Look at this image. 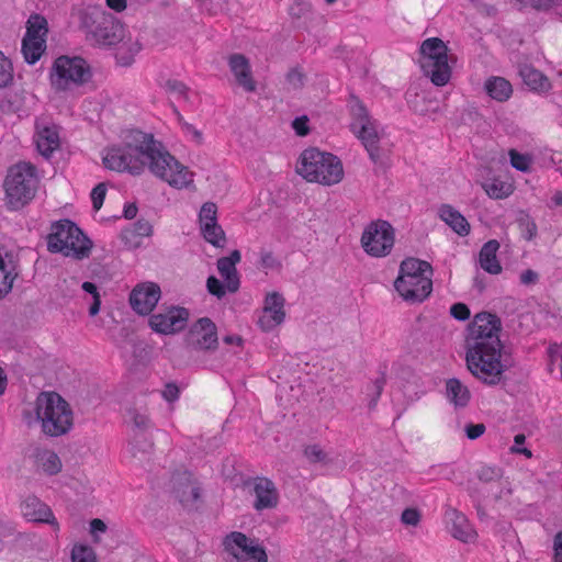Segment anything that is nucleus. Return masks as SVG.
<instances>
[{"label": "nucleus", "instance_id": "nucleus-44", "mask_svg": "<svg viewBox=\"0 0 562 562\" xmlns=\"http://www.w3.org/2000/svg\"><path fill=\"white\" fill-rule=\"evenodd\" d=\"M353 100L355 103L351 106V114L355 120V123L352 124V126H362L364 124H369L370 122H372V119L366 105L358 98H353Z\"/></svg>", "mask_w": 562, "mask_h": 562}, {"label": "nucleus", "instance_id": "nucleus-11", "mask_svg": "<svg viewBox=\"0 0 562 562\" xmlns=\"http://www.w3.org/2000/svg\"><path fill=\"white\" fill-rule=\"evenodd\" d=\"M360 243L364 252L369 256L386 257L394 247L395 229L387 221H372L364 227Z\"/></svg>", "mask_w": 562, "mask_h": 562}, {"label": "nucleus", "instance_id": "nucleus-38", "mask_svg": "<svg viewBox=\"0 0 562 562\" xmlns=\"http://www.w3.org/2000/svg\"><path fill=\"white\" fill-rule=\"evenodd\" d=\"M86 293L83 300L89 304L90 316H95L100 312L101 296L97 285L92 282H83L81 285Z\"/></svg>", "mask_w": 562, "mask_h": 562}, {"label": "nucleus", "instance_id": "nucleus-7", "mask_svg": "<svg viewBox=\"0 0 562 562\" xmlns=\"http://www.w3.org/2000/svg\"><path fill=\"white\" fill-rule=\"evenodd\" d=\"M38 182L36 168L32 164L21 161L11 166L3 182L7 206L19 210L29 204L36 194Z\"/></svg>", "mask_w": 562, "mask_h": 562}, {"label": "nucleus", "instance_id": "nucleus-54", "mask_svg": "<svg viewBox=\"0 0 562 562\" xmlns=\"http://www.w3.org/2000/svg\"><path fill=\"white\" fill-rule=\"evenodd\" d=\"M401 520L408 526H417L420 521V513L416 508H406L403 510Z\"/></svg>", "mask_w": 562, "mask_h": 562}, {"label": "nucleus", "instance_id": "nucleus-10", "mask_svg": "<svg viewBox=\"0 0 562 562\" xmlns=\"http://www.w3.org/2000/svg\"><path fill=\"white\" fill-rule=\"evenodd\" d=\"M178 504L188 516L200 515L205 507L203 483L189 469L178 471Z\"/></svg>", "mask_w": 562, "mask_h": 562}, {"label": "nucleus", "instance_id": "nucleus-64", "mask_svg": "<svg viewBox=\"0 0 562 562\" xmlns=\"http://www.w3.org/2000/svg\"><path fill=\"white\" fill-rule=\"evenodd\" d=\"M162 396L168 403L172 405L173 401L176 400V385L168 383L162 391Z\"/></svg>", "mask_w": 562, "mask_h": 562}, {"label": "nucleus", "instance_id": "nucleus-48", "mask_svg": "<svg viewBox=\"0 0 562 562\" xmlns=\"http://www.w3.org/2000/svg\"><path fill=\"white\" fill-rule=\"evenodd\" d=\"M503 476V471L498 467H482L477 472V477L482 482L497 481Z\"/></svg>", "mask_w": 562, "mask_h": 562}, {"label": "nucleus", "instance_id": "nucleus-47", "mask_svg": "<svg viewBox=\"0 0 562 562\" xmlns=\"http://www.w3.org/2000/svg\"><path fill=\"white\" fill-rule=\"evenodd\" d=\"M206 289L210 294L214 295L218 300L223 299L226 294L227 286L220 281L216 277L210 276L206 280Z\"/></svg>", "mask_w": 562, "mask_h": 562}, {"label": "nucleus", "instance_id": "nucleus-15", "mask_svg": "<svg viewBox=\"0 0 562 562\" xmlns=\"http://www.w3.org/2000/svg\"><path fill=\"white\" fill-rule=\"evenodd\" d=\"M224 548L239 562H267L266 550L245 533L233 531L224 539Z\"/></svg>", "mask_w": 562, "mask_h": 562}, {"label": "nucleus", "instance_id": "nucleus-14", "mask_svg": "<svg viewBox=\"0 0 562 562\" xmlns=\"http://www.w3.org/2000/svg\"><path fill=\"white\" fill-rule=\"evenodd\" d=\"M224 548L239 562H267L266 550L245 533L233 531L224 539Z\"/></svg>", "mask_w": 562, "mask_h": 562}, {"label": "nucleus", "instance_id": "nucleus-18", "mask_svg": "<svg viewBox=\"0 0 562 562\" xmlns=\"http://www.w3.org/2000/svg\"><path fill=\"white\" fill-rule=\"evenodd\" d=\"M200 231L203 238L216 248H224L227 237L217 223V206L214 202H205L199 213Z\"/></svg>", "mask_w": 562, "mask_h": 562}, {"label": "nucleus", "instance_id": "nucleus-9", "mask_svg": "<svg viewBox=\"0 0 562 562\" xmlns=\"http://www.w3.org/2000/svg\"><path fill=\"white\" fill-rule=\"evenodd\" d=\"M91 248L89 239L78 226L70 221L56 223L48 236V250L66 257H87Z\"/></svg>", "mask_w": 562, "mask_h": 562}, {"label": "nucleus", "instance_id": "nucleus-42", "mask_svg": "<svg viewBox=\"0 0 562 562\" xmlns=\"http://www.w3.org/2000/svg\"><path fill=\"white\" fill-rule=\"evenodd\" d=\"M483 189L493 199H503L510 193V186L497 179L483 183Z\"/></svg>", "mask_w": 562, "mask_h": 562}, {"label": "nucleus", "instance_id": "nucleus-32", "mask_svg": "<svg viewBox=\"0 0 562 562\" xmlns=\"http://www.w3.org/2000/svg\"><path fill=\"white\" fill-rule=\"evenodd\" d=\"M439 217L459 236L470 234L471 226L467 218L449 204L439 207Z\"/></svg>", "mask_w": 562, "mask_h": 562}, {"label": "nucleus", "instance_id": "nucleus-25", "mask_svg": "<svg viewBox=\"0 0 562 562\" xmlns=\"http://www.w3.org/2000/svg\"><path fill=\"white\" fill-rule=\"evenodd\" d=\"M240 259L239 250L235 249L229 256L218 258L216 262L218 273L224 279L229 293H236L240 286L239 274L236 269Z\"/></svg>", "mask_w": 562, "mask_h": 562}, {"label": "nucleus", "instance_id": "nucleus-28", "mask_svg": "<svg viewBox=\"0 0 562 562\" xmlns=\"http://www.w3.org/2000/svg\"><path fill=\"white\" fill-rule=\"evenodd\" d=\"M148 325L158 335H172L176 329V307L171 305L154 313Z\"/></svg>", "mask_w": 562, "mask_h": 562}, {"label": "nucleus", "instance_id": "nucleus-5", "mask_svg": "<svg viewBox=\"0 0 562 562\" xmlns=\"http://www.w3.org/2000/svg\"><path fill=\"white\" fill-rule=\"evenodd\" d=\"M296 172L305 180L323 186L337 184L344 178L340 159L315 147L303 150L296 166Z\"/></svg>", "mask_w": 562, "mask_h": 562}, {"label": "nucleus", "instance_id": "nucleus-29", "mask_svg": "<svg viewBox=\"0 0 562 562\" xmlns=\"http://www.w3.org/2000/svg\"><path fill=\"white\" fill-rule=\"evenodd\" d=\"M34 465L37 472L45 475H56L63 469L60 458L49 449H38L34 454Z\"/></svg>", "mask_w": 562, "mask_h": 562}, {"label": "nucleus", "instance_id": "nucleus-41", "mask_svg": "<svg viewBox=\"0 0 562 562\" xmlns=\"http://www.w3.org/2000/svg\"><path fill=\"white\" fill-rule=\"evenodd\" d=\"M194 176L193 171L178 161V190L187 189L190 192H195Z\"/></svg>", "mask_w": 562, "mask_h": 562}, {"label": "nucleus", "instance_id": "nucleus-20", "mask_svg": "<svg viewBox=\"0 0 562 562\" xmlns=\"http://www.w3.org/2000/svg\"><path fill=\"white\" fill-rule=\"evenodd\" d=\"M33 140L37 151L45 158H50L61 146L58 126L47 121L36 122Z\"/></svg>", "mask_w": 562, "mask_h": 562}, {"label": "nucleus", "instance_id": "nucleus-19", "mask_svg": "<svg viewBox=\"0 0 562 562\" xmlns=\"http://www.w3.org/2000/svg\"><path fill=\"white\" fill-rule=\"evenodd\" d=\"M394 286L405 301L423 302L432 290L430 276H398Z\"/></svg>", "mask_w": 562, "mask_h": 562}, {"label": "nucleus", "instance_id": "nucleus-6", "mask_svg": "<svg viewBox=\"0 0 562 562\" xmlns=\"http://www.w3.org/2000/svg\"><path fill=\"white\" fill-rule=\"evenodd\" d=\"M76 16L89 38L100 47L113 48L125 38L124 26L113 15L98 8L79 9Z\"/></svg>", "mask_w": 562, "mask_h": 562}, {"label": "nucleus", "instance_id": "nucleus-27", "mask_svg": "<svg viewBox=\"0 0 562 562\" xmlns=\"http://www.w3.org/2000/svg\"><path fill=\"white\" fill-rule=\"evenodd\" d=\"M18 271L13 256L4 246L0 245V300L11 292Z\"/></svg>", "mask_w": 562, "mask_h": 562}, {"label": "nucleus", "instance_id": "nucleus-49", "mask_svg": "<svg viewBox=\"0 0 562 562\" xmlns=\"http://www.w3.org/2000/svg\"><path fill=\"white\" fill-rule=\"evenodd\" d=\"M510 164L519 171H527L530 167L531 159L527 155L519 154L515 149H510Z\"/></svg>", "mask_w": 562, "mask_h": 562}, {"label": "nucleus", "instance_id": "nucleus-17", "mask_svg": "<svg viewBox=\"0 0 562 562\" xmlns=\"http://www.w3.org/2000/svg\"><path fill=\"white\" fill-rule=\"evenodd\" d=\"M161 299L160 286L151 281L137 283L128 295L131 308L139 316H147L153 313Z\"/></svg>", "mask_w": 562, "mask_h": 562}, {"label": "nucleus", "instance_id": "nucleus-21", "mask_svg": "<svg viewBox=\"0 0 562 562\" xmlns=\"http://www.w3.org/2000/svg\"><path fill=\"white\" fill-rule=\"evenodd\" d=\"M21 513L29 521L45 522L50 525L54 530H59V524L49 506L35 496H29L22 502Z\"/></svg>", "mask_w": 562, "mask_h": 562}, {"label": "nucleus", "instance_id": "nucleus-61", "mask_svg": "<svg viewBox=\"0 0 562 562\" xmlns=\"http://www.w3.org/2000/svg\"><path fill=\"white\" fill-rule=\"evenodd\" d=\"M553 561L554 562H562V530L557 532L553 538Z\"/></svg>", "mask_w": 562, "mask_h": 562}, {"label": "nucleus", "instance_id": "nucleus-12", "mask_svg": "<svg viewBox=\"0 0 562 562\" xmlns=\"http://www.w3.org/2000/svg\"><path fill=\"white\" fill-rule=\"evenodd\" d=\"M48 22L41 14H31L25 23L21 52L29 65L37 63L46 50Z\"/></svg>", "mask_w": 562, "mask_h": 562}, {"label": "nucleus", "instance_id": "nucleus-24", "mask_svg": "<svg viewBox=\"0 0 562 562\" xmlns=\"http://www.w3.org/2000/svg\"><path fill=\"white\" fill-rule=\"evenodd\" d=\"M229 69L239 87L247 92H255L257 89L256 80L252 77L249 59L239 53L228 56Z\"/></svg>", "mask_w": 562, "mask_h": 562}, {"label": "nucleus", "instance_id": "nucleus-63", "mask_svg": "<svg viewBox=\"0 0 562 562\" xmlns=\"http://www.w3.org/2000/svg\"><path fill=\"white\" fill-rule=\"evenodd\" d=\"M480 13L487 16H495L497 14V8L493 4L479 2L476 5Z\"/></svg>", "mask_w": 562, "mask_h": 562}, {"label": "nucleus", "instance_id": "nucleus-46", "mask_svg": "<svg viewBox=\"0 0 562 562\" xmlns=\"http://www.w3.org/2000/svg\"><path fill=\"white\" fill-rule=\"evenodd\" d=\"M108 531L106 524L99 518H94L89 522V535L94 543H99Z\"/></svg>", "mask_w": 562, "mask_h": 562}, {"label": "nucleus", "instance_id": "nucleus-36", "mask_svg": "<svg viewBox=\"0 0 562 562\" xmlns=\"http://www.w3.org/2000/svg\"><path fill=\"white\" fill-rule=\"evenodd\" d=\"M428 274H432V268L429 262L424 260L407 258L400 266V276L424 277Z\"/></svg>", "mask_w": 562, "mask_h": 562}, {"label": "nucleus", "instance_id": "nucleus-1", "mask_svg": "<svg viewBox=\"0 0 562 562\" xmlns=\"http://www.w3.org/2000/svg\"><path fill=\"white\" fill-rule=\"evenodd\" d=\"M100 158L102 166L111 171L138 176L148 168L170 186L176 182L175 158L161 143L142 132L131 133L122 142L105 146Z\"/></svg>", "mask_w": 562, "mask_h": 562}, {"label": "nucleus", "instance_id": "nucleus-37", "mask_svg": "<svg viewBox=\"0 0 562 562\" xmlns=\"http://www.w3.org/2000/svg\"><path fill=\"white\" fill-rule=\"evenodd\" d=\"M519 75L524 82L532 90H546L550 86L547 77L530 66H522L519 70Z\"/></svg>", "mask_w": 562, "mask_h": 562}, {"label": "nucleus", "instance_id": "nucleus-34", "mask_svg": "<svg viewBox=\"0 0 562 562\" xmlns=\"http://www.w3.org/2000/svg\"><path fill=\"white\" fill-rule=\"evenodd\" d=\"M446 396L456 408H463L469 404L471 393L459 379L452 378L446 382Z\"/></svg>", "mask_w": 562, "mask_h": 562}, {"label": "nucleus", "instance_id": "nucleus-3", "mask_svg": "<svg viewBox=\"0 0 562 562\" xmlns=\"http://www.w3.org/2000/svg\"><path fill=\"white\" fill-rule=\"evenodd\" d=\"M33 413L42 432L49 437H61L75 426L71 405L58 393L41 392L34 401Z\"/></svg>", "mask_w": 562, "mask_h": 562}, {"label": "nucleus", "instance_id": "nucleus-35", "mask_svg": "<svg viewBox=\"0 0 562 562\" xmlns=\"http://www.w3.org/2000/svg\"><path fill=\"white\" fill-rule=\"evenodd\" d=\"M484 88L487 94L498 102L508 100L513 93L510 82L503 77H492L487 79Z\"/></svg>", "mask_w": 562, "mask_h": 562}, {"label": "nucleus", "instance_id": "nucleus-59", "mask_svg": "<svg viewBox=\"0 0 562 562\" xmlns=\"http://www.w3.org/2000/svg\"><path fill=\"white\" fill-rule=\"evenodd\" d=\"M557 4V0H529V7L537 12H548Z\"/></svg>", "mask_w": 562, "mask_h": 562}, {"label": "nucleus", "instance_id": "nucleus-62", "mask_svg": "<svg viewBox=\"0 0 562 562\" xmlns=\"http://www.w3.org/2000/svg\"><path fill=\"white\" fill-rule=\"evenodd\" d=\"M520 281L526 285L535 284L538 281V273L531 269H527L520 274Z\"/></svg>", "mask_w": 562, "mask_h": 562}, {"label": "nucleus", "instance_id": "nucleus-57", "mask_svg": "<svg viewBox=\"0 0 562 562\" xmlns=\"http://www.w3.org/2000/svg\"><path fill=\"white\" fill-rule=\"evenodd\" d=\"M525 441H526V436L524 434L516 435L514 437L515 446H513L510 448V452L516 453V454H524L525 457L530 459L532 457L531 450H529L528 448H519L518 447V446L525 443Z\"/></svg>", "mask_w": 562, "mask_h": 562}, {"label": "nucleus", "instance_id": "nucleus-55", "mask_svg": "<svg viewBox=\"0 0 562 562\" xmlns=\"http://www.w3.org/2000/svg\"><path fill=\"white\" fill-rule=\"evenodd\" d=\"M486 430V427L483 423L479 424H468L464 427V432L468 439L475 440L480 438Z\"/></svg>", "mask_w": 562, "mask_h": 562}, {"label": "nucleus", "instance_id": "nucleus-23", "mask_svg": "<svg viewBox=\"0 0 562 562\" xmlns=\"http://www.w3.org/2000/svg\"><path fill=\"white\" fill-rule=\"evenodd\" d=\"M285 317L284 299L278 292L269 293L265 300L263 315L259 318V325L263 330L280 325Z\"/></svg>", "mask_w": 562, "mask_h": 562}, {"label": "nucleus", "instance_id": "nucleus-43", "mask_svg": "<svg viewBox=\"0 0 562 562\" xmlns=\"http://www.w3.org/2000/svg\"><path fill=\"white\" fill-rule=\"evenodd\" d=\"M285 80L293 90H301L305 86L306 74L301 65L291 67L285 74Z\"/></svg>", "mask_w": 562, "mask_h": 562}, {"label": "nucleus", "instance_id": "nucleus-52", "mask_svg": "<svg viewBox=\"0 0 562 562\" xmlns=\"http://www.w3.org/2000/svg\"><path fill=\"white\" fill-rule=\"evenodd\" d=\"M311 10L312 5L310 2H301L294 0L293 4L290 7L289 12L292 19L300 20L310 13Z\"/></svg>", "mask_w": 562, "mask_h": 562}, {"label": "nucleus", "instance_id": "nucleus-40", "mask_svg": "<svg viewBox=\"0 0 562 562\" xmlns=\"http://www.w3.org/2000/svg\"><path fill=\"white\" fill-rule=\"evenodd\" d=\"M303 454L306 458V460L312 464H328L330 462L328 453L318 443L305 446Z\"/></svg>", "mask_w": 562, "mask_h": 562}, {"label": "nucleus", "instance_id": "nucleus-22", "mask_svg": "<svg viewBox=\"0 0 562 562\" xmlns=\"http://www.w3.org/2000/svg\"><path fill=\"white\" fill-rule=\"evenodd\" d=\"M250 482H246V485ZM256 501L254 507L256 510L276 508L279 503V493L274 483L267 477H255L251 480Z\"/></svg>", "mask_w": 562, "mask_h": 562}, {"label": "nucleus", "instance_id": "nucleus-30", "mask_svg": "<svg viewBox=\"0 0 562 562\" xmlns=\"http://www.w3.org/2000/svg\"><path fill=\"white\" fill-rule=\"evenodd\" d=\"M357 136L367 149L370 159L376 164L381 158V154L379 147L380 136L374 122L372 121L369 124L359 126Z\"/></svg>", "mask_w": 562, "mask_h": 562}, {"label": "nucleus", "instance_id": "nucleus-60", "mask_svg": "<svg viewBox=\"0 0 562 562\" xmlns=\"http://www.w3.org/2000/svg\"><path fill=\"white\" fill-rule=\"evenodd\" d=\"M260 262L266 269H272L280 265L271 251H261Z\"/></svg>", "mask_w": 562, "mask_h": 562}, {"label": "nucleus", "instance_id": "nucleus-58", "mask_svg": "<svg viewBox=\"0 0 562 562\" xmlns=\"http://www.w3.org/2000/svg\"><path fill=\"white\" fill-rule=\"evenodd\" d=\"M292 127L294 128L296 135L306 136L310 133L308 117L306 115H302L294 119L292 122Z\"/></svg>", "mask_w": 562, "mask_h": 562}, {"label": "nucleus", "instance_id": "nucleus-45", "mask_svg": "<svg viewBox=\"0 0 562 562\" xmlns=\"http://www.w3.org/2000/svg\"><path fill=\"white\" fill-rule=\"evenodd\" d=\"M13 74L11 59L0 50V88L9 86L13 81Z\"/></svg>", "mask_w": 562, "mask_h": 562}, {"label": "nucleus", "instance_id": "nucleus-39", "mask_svg": "<svg viewBox=\"0 0 562 562\" xmlns=\"http://www.w3.org/2000/svg\"><path fill=\"white\" fill-rule=\"evenodd\" d=\"M71 562H98L94 550L86 543H76L71 549Z\"/></svg>", "mask_w": 562, "mask_h": 562}, {"label": "nucleus", "instance_id": "nucleus-8", "mask_svg": "<svg viewBox=\"0 0 562 562\" xmlns=\"http://www.w3.org/2000/svg\"><path fill=\"white\" fill-rule=\"evenodd\" d=\"M418 64L424 76L437 87L446 86L451 78L448 46L439 37L425 40L419 47Z\"/></svg>", "mask_w": 562, "mask_h": 562}, {"label": "nucleus", "instance_id": "nucleus-16", "mask_svg": "<svg viewBox=\"0 0 562 562\" xmlns=\"http://www.w3.org/2000/svg\"><path fill=\"white\" fill-rule=\"evenodd\" d=\"M187 347L200 351H214L218 346L217 328L209 317L198 319L184 338Z\"/></svg>", "mask_w": 562, "mask_h": 562}, {"label": "nucleus", "instance_id": "nucleus-56", "mask_svg": "<svg viewBox=\"0 0 562 562\" xmlns=\"http://www.w3.org/2000/svg\"><path fill=\"white\" fill-rule=\"evenodd\" d=\"M450 314L458 321H467L470 317V310L463 303H456L450 307Z\"/></svg>", "mask_w": 562, "mask_h": 562}, {"label": "nucleus", "instance_id": "nucleus-53", "mask_svg": "<svg viewBox=\"0 0 562 562\" xmlns=\"http://www.w3.org/2000/svg\"><path fill=\"white\" fill-rule=\"evenodd\" d=\"M519 226L525 239L531 240L536 236L537 226L527 215L519 218Z\"/></svg>", "mask_w": 562, "mask_h": 562}, {"label": "nucleus", "instance_id": "nucleus-2", "mask_svg": "<svg viewBox=\"0 0 562 562\" xmlns=\"http://www.w3.org/2000/svg\"><path fill=\"white\" fill-rule=\"evenodd\" d=\"M501 318L490 312L474 315L465 337V362L473 376L494 386L505 381L504 373L513 363L502 359Z\"/></svg>", "mask_w": 562, "mask_h": 562}, {"label": "nucleus", "instance_id": "nucleus-26", "mask_svg": "<svg viewBox=\"0 0 562 562\" xmlns=\"http://www.w3.org/2000/svg\"><path fill=\"white\" fill-rule=\"evenodd\" d=\"M446 518L451 522L450 532L452 537L464 543L474 542L476 539V532L471 527L467 517L454 508L446 510Z\"/></svg>", "mask_w": 562, "mask_h": 562}, {"label": "nucleus", "instance_id": "nucleus-51", "mask_svg": "<svg viewBox=\"0 0 562 562\" xmlns=\"http://www.w3.org/2000/svg\"><path fill=\"white\" fill-rule=\"evenodd\" d=\"M385 383H386L385 372H381L380 375L373 381L374 393L369 402L370 409H373L376 406L378 400L383 392Z\"/></svg>", "mask_w": 562, "mask_h": 562}, {"label": "nucleus", "instance_id": "nucleus-4", "mask_svg": "<svg viewBox=\"0 0 562 562\" xmlns=\"http://www.w3.org/2000/svg\"><path fill=\"white\" fill-rule=\"evenodd\" d=\"M92 76V68L83 57L65 54L54 59L48 78L52 90L65 94L90 82Z\"/></svg>", "mask_w": 562, "mask_h": 562}, {"label": "nucleus", "instance_id": "nucleus-50", "mask_svg": "<svg viewBox=\"0 0 562 562\" xmlns=\"http://www.w3.org/2000/svg\"><path fill=\"white\" fill-rule=\"evenodd\" d=\"M106 190L108 189L105 183H99L97 187L92 189L90 198L94 211H99L102 207L106 195Z\"/></svg>", "mask_w": 562, "mask_h": 562}, {"label": "nucleus", "instance_id": "nucleus-33", "mask_svg": "<svg viewBox=\"0 0 562 562\" xmlns=\"http://www.w3.org/2000/svg\"><path fill=\"white\" fill-rule=\"evenodd\" d=\"M498 249L499 243L496 239H491L482 246L479 254L481 268L491 274H498L502 272V266L496 257Z\"/></svg>", "mask_w": 562, "mask_h": 562}, {"label": "nucleus", "instance_id": "nucleus-31", "mask_svg": "<svg viewBox=\"0 0 562 562\" xmlns=\"http://www.w3.org/2000/svg\"><path fill=\"white\" fill-rule=\"evenodd\" d=\"M116 63L121 66H130L134 63L136 55L143 49L138 38L125 33V38L114 47Z\"/></svg>", "mask_w": 562, "mask_h": 562}, {"label": "nucleus", "instance_id": "nucleus-13", "mask_svg": "<svg viewBox=\"0 0 562 562\" xmlns=\"http://www.w3.org/2000/svg\"><path fill=\"white\" fill-rule=\"evenodd\" d=\"M224 548L239 562H267L266 550L245 533L233 531L224 539Z\"/></svg>", "mask_w": 562, "mask_h": 562}]
</instances>
